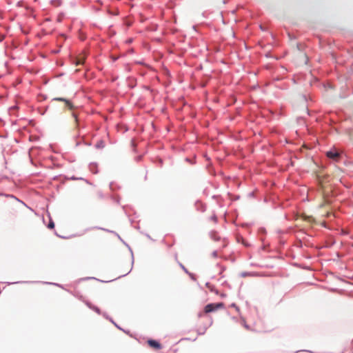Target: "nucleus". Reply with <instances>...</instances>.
Here are the masks:
<instances>
[{
    "label": "nucleus",
    "mask_w": 353,
    "mask_h": 353,
    "mask_svg": "<svg viewBox=\"0 0 353 353\" xmlns=\"http://www.w3.org/2000/svg\"><path fill=\"white\" fill-rule=\"evenodd\" d=\"M224 307L223 303H210L205 306L204 312L208 314L210 312H214L216 310L223 309Z\"/></svg>",
    "instance_id": "1"
},
{
    "label": "nucleus",
    "mask_w": 353,
    "mask_h": 353,
    "mask_svg": "<svg viewBox=\"0 0 353 353\" xmlns=\"http://www.w3.org/2000/svg\"><path fill=\"white\" fill-rule=\"evenodd\" d=\"M323 201L319 203V208H323L330 205L332 203V200L330 198L329 192L323 191L322 192Z\"/></svg>",
    "instance_id": "2"
},
{
    "label": "nucleus",
    "mask_w": 353,
    "mask_h": 353,
    "mask_svg": "<svg viewBox=\"0 0 353 353\" xmlns=\"http://www.w3.org/2000/svg\"><path fill=\"white\" fill-rule=\"evenodd\" d=\"M326 155L328 158L334 161H338L340 157V154L336 150H331L327 152Z\"/></svg>",
    "instance_id": "3"
},
{
    "label": "nucleus",
    "mask_w": 353,
    "mask_h": 353,
    "mask_svg": "<svg viewBox=\"0 0 353 353\" xmlns=\"http://www.w3.org/2000/svg\"><path fill=\"white\" fill-rule=\"evenodd\" d=\"M54 100L58 101H63L65 103V108H67L69 110H72L73 108V104L71 103L70 101H69L66 99L61 98V97H57V98H54Z\"/></svg>",
    "instance_id": "4"
},
{
    "label": "nucleus",
    "mask_w": 353,
    "mask_h": 353,
    "mask_svg": "<svg viewBox=\"0 0 353 353\" xmlns=\"http://www.w3.org/2000/svg\"><path fill=\"white\" fill-rule=\"evenodd\" d=\"M148 343L151 347H153L157 350H159L161 348V345L157 341L149 340Z\"/></svg>",
    "instance_id": "5"
},
{
    "label": "nucleus",
    "mask_w": 353,
    "mask_h": 353,
    "mask_svg": "<svg viewBox=\"0 0 353 353\" xmlns=\"http://www.w3.org/2000/svg\"><path fill=\"white\" fill-rule=\"evenodd\" d=\"M83 61H84V59L83 58H79L77 59V62H76V65H78L83 64Z\"/></svg>",
    "instance_id": "6"
},
{
    "label": "nucleus",
    "mask_w": 353,
    "mask_h": 353,
    "mask_svg": "<svg viewBox=\"0 0 353 353\" xmlns=\"http://www.w3.org/2000/svg\"><path fill=\"white\" fill-rule=\"evenodd\" d=\"M48 228L50 229H52L54 228V223L52 221H50L48 225Z\"/></svg>",
    "instance_id": "7"
},
{
    "label": "nucleus",
    "mask_w": 353,
    "mask_h": 353,
    "mask_svg": "<svg viewBox=\"0 0 353 353\" xmlns=\"http://www.w3.org/2000/svg\"><path fill=\"white\" fill-rule=\"evenodd\" d=\"M212 235L213 236H214V239H216V240L219 239V238H216V235H215V234H212Z\"/></svg>",
    "instance_id": "8"
},
{
    "label": "nucleus",
    "mask_w": 353,
    "mask_h": 353,
    "mask_svg": "<svg viewBox=\"0 0 353 353\" xmlns=\"http://www.w3.org/2000/svg\"><path fill=\"white\" fill-rule=\"evenodd\" d=\"M73 117H74V120L77 121V117H76V115H75V114H73Z\"/></svg>",
    "instance_id": "9"
},
{
    "label": "nucleus",
    "mask_w": 353,
    "mask_h": 353,
    "mask_svg": "<svg viewBox=\"0 0 353 353\" xmlns=\"http://www.w3.org/2000/svg\"><path fill=\"white\" fill-rule=\"evenodd\" d=\"M330 214L329 212H327V216H330Z\"/></svg>",
    "instance_id": "10"
}]
</instances>
